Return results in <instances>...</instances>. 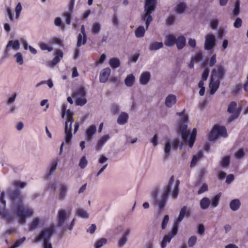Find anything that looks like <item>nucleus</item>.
<instances>
[{
	"label": "nucleus",
	"instance_id": "obj_1",
	"mask_svg": "<svg viewBox=\"0 0 248 248\" xmlns=\"http://www.w3.org/2000/svg\"><path fill=\"white\" fill-rule=\"evenodd\" d=\"M174 182V177L172 175L170 177L167 185L163 188L160 198H158L159 188L157 186L154 187L150 192L152 204L157 206L159 213L164 210L170 194L174 199H176L178 196L180 181L178 180L173 185Z\"/></svg>",
	"mask_w": 248,
	"mask_h": 248
},
{
	"label": "nucleus",
	"instance_id": "obj_2",
	"mask_svg": "<svg viewBox=\"0 0 248 248\" xmlns=\"http://www.w3.org/2000/svg\"><path fill=\"white\" fill-rule=\"evenodd\" d=\"M8 195L12 208L18 218L19 223L22 225L25 224L26 222V218L33 215V210L31 208L23 205V197L19 189L16 188L14 190L9 189Z\"/></svg>",
	"mask_w": 248,
	"mask_h": 248
},
{
	"label": "nucleus",
	"instance_id": "obj_3",
	"mask_svg": "<svg viewBox=\"0 0 248 248\" xmlns=\"http://www.w3.org/2000/svg\"><path fill=\"white\" fill-rule=\"evenodd\" d=\"M156 0H144V13L141 16V19L145 22L146 29L143 26H139L135 31V36L137 38L144 36L145 31L148 29L150 23L153 20L152 12L156 9Z\"/></svg>",
	"mask_w": 248,
	"mask_h": 248
},
{
	"label": "nucleus",
	"instance_id": "obj_4",
	"mask_svg": "<svg viewBox=\"0 0 248 248\" xmlns=\"http://www.w3.org/2000/svg\"><path fill=\"white\" fill-rule=\"evenodd\" d=\"M55 231L54 225L43 228L34 238V242H46L50 241Z\"/></svg>",
	"mask_w": 248,
	"mask_h": 248
},
{
	"label": "nucleus",
	"instance_id": "obj_5",
	"mask_svg": "<svg viewBox=\"0 0 248 248\" xmlns=\"http://www.w3.org/2000/svg\"><path fill=\"white\" fill-rule=\"evenodd\" d=\"M185 110L181 112H177V115L181 117L180 120L178 123L177 131L180 132L181 137L184 142H186L188 138V133L187 131L188 116L185 115Z\"/></svg>",
	"mask_w": 248,
	"mask_h": 248
},
{
	"label": "nucleus",
	"instance_id": "obj_6",
	"mask_svg": "<svg viewBox=\"0 0 248 248\" xmlns=\"http://www.w3.org/2000/svg\"><path fill=\"white\" fill-rule=\"evenodd\" d=\"M68 217L67 212L64 209H60L58 212L57 227L61 228L63 231L66 230L71 231L75 225L76 219L73 218L69 225H64L65 221Z\"/></svg>",
	"mask_w": 248,
	"mask_h": 248
},
{
	"label": "nucleus",
	"instance_id": "obj_7",
	"mask_svg": "<svg viewBox=\"0 0 248 248\" xmlns=\"http://www.w3.org/2000/svg\"><path fill=\"white\" fill-rule=\"evenodd\" d=\"M219 136L226 137L227 130L225 126L216 124L214 125L209 135V140L213 141L216 140Z\"/></svg>",
	"mask_w": 248,
	"mask_h": 248
},
{
	"label": "nucleus",
	"instance_id": "obj_8",
	"mask_svg": "<svg viewBox=\"0 0 248 248\" xmlns=\"http://www.w3.org/2000/svg\"><path fill=\"white\" fill-rule=\"evenodd\" d=\"M216 44L215 36L212 33H208L205 37L204 49L207 50H212Z\"/></svg>",
	"mask_w": 248,
	"mask_h": 248
},
{
	"label": "nucleus",
	"instance_id": "obj_9",
	"mask_svg": "<svg viewBox=\"0 0 248 248\" xmlns=\"http://www.w3.org/2000/svg\"><path fill=\"white\" fill-rule=\"evenodd\" d=\"M225 74V69L223 65H218L217 68H214L212 71L211 78L212 79L222 80Z\"/></svg>",
	"mask_w": 248,
	"mask_h": 248
},
{
	"label": "nucleus",
	"instance_id": "obj_10",
	"mask_svg": "<svg viewBox=\"0 0 248 248\" xmlns=\"http://www.w3.org/2000/svg\"><path fill=\"white\" fill-rule=\"evenodd\" d=\"M97 127L95 125H90L85 131V137L87 141L91 142L93 139L94 135L96 133Z\"/></svg>",
	"mask_w": 248,
	"mask_h": 248
},
{
	"label": "nucleus",
	"instance_id": "obj_11",
	"mask_svg": "<svg viewBox=\"0 0 248 248\" xmlns=\"http://www.w3.org/2000/svg\"><path fill=\"white\" fill-rule=\"evenodd\" d=\"M130 233V229H126L118 241L117 246L119 248H123L127 242L128 236Z\"/></svg>",
	"mask_w": 248,
	"mask_h": 248
},
{
	"label": "nucleus",
	"instance_id": "obj_12",
	"mask_svg": "<svg viewBox=\"0 0 248 248\" xmlns=\"http://www.w3.org/2000/svg\"><path fill=\"white\" fill-rule=\"evenodd\" d=\"M220 80L216 79H212L211 78L209 87L210 88V93L214 94L219 87Z\"/></svg>",
	"mask_w": 248,
	"mask_h": 248
},
{
	"label": "nucleus",
	"instance_id": "obj_13",
	"mask_svg": "<svg viewBox=\"0 0 248 248\" xmlns=\"http://www.w3.org/2000/svg\"><path fill=\"white\" fill-rule=\"evenodd\" d=\"M110 137L108 135H105L100 138L97 142L95 149L97 151H100L105 143L109 140Z\"/></svg>",
	"mask_w": 248,
	"mask_h": 248
},
{
	"label": "nucleus",
	"instance_id": "obj_14",
	"mask_svg": "<svg viewBox=\"0 0 248 248\" xmlns=\"http://www.w3.org/2000/svg\"><path fill=\"white\" fill-rule=\"evenodd\" d=\"M110 72L111 70L108 67L103 69L100 74V82L101 83H105L108 78Z\"/></svg>",
	"mask_w": 248,
	"mask_h": 248
},
{
	"label": "nucleus",
	"instance_id": "obj_15",
	"mask_svg": "<svg viewBox=\"0 0 248 248\" xmlns=\"http://www.w3.org/2000/svg\"><path fill=\"white\" fill-rule=\"evenodd\" d=\"M177 101L176 95L170 94H169L165 99V106L169 108H170L174 105Z\"/></svg>",
	"mask_w": 248,
	"mask_h": 248
},
{
	"label": "nucleus",
	"instance_id": "obj_16",
	"mask_svg": "<svg viewBox=\"0 0 248 248\" xmlns=\"http://www.w3.org/2000/svg\"><path fill=\"white\" fill-rule=\"evenodd\" d=\"M72 126L67 125V124H65L64 133H65V141L66 144H68L71 142L72 134L71 133Z\"/></svg>",
	"mask_w": 248,
	"mask_h": 248
},
{
	"label": "nucleus",
	"instance_id": "obj_17",
	"mask_svg": "<svg viewBox=\"0 0 248 248\" xmlns=\"http://www.w3.org/2000/svg\"><path fill=\"white\" fill-rule=\"evenodd\" d=\"M68 186L65 184H61L60 185L59 199L61 201L64 200L68 191Z\"/></svg>",
	"mask_w": 248,
	"mask_h": 248
},
{
	"label": "nucleus",
	"instance_id": "obj_18",
	"mask_svg": "<svg viewBox=\"0 0 248 248\" xmlns=\"http://www.w3.org/2000/svg\"><path fill=\"white\" fill-rule=\"evenodd\" d=\"M171 148V143L167 141L165 143L164 146V154L163 156V160L166 161L170 155V150Z\"/></svg>",
	"mask_w": 248,
	"mask_h": 248
},
{
	"label": "nucleus",
	"instance_id": "obj_19",
	"mask_svg": "<svg viewBox=\"0 0 248 248\" xmlns=\"http://www.w3.org/2000/svg\"><path fill=\"white\" fill-rule=\"evenodd\" d=\"M186 8V3L180 2L176 4L174 8V11L176 13L181 14L185 11Z\"/></svg>",
	"mask_w": 248,
	"mask_h": 248
},
{
	"label": "nucleus",
	"instance_id": "obj_20",
	"mask_svg": "<svg viewBox=\"0 0 248 248\" xmlns=\"http://www.w3.org/2000/svg\"><path fill=\"white\" fill-rule=\"evenodd\" d=\"M150 78V73L149 72H143L141 74L140 77V83L142 85H146L149 82Z\"/></svg>",
	"mask_w": 248,
	"mask_h": 248
},
{
	"label": "nucleus",
	"instance_id": "obj_21",
	"mask_svg": "<svg viewBox=\"0 0 248 248\" xmlns=\"http://www.w3.org/2000/svg\"><path fill=\"white\" fill-rule=\"evenodd\" d=\"M175 36L173 35L169 34L166 37L164 44L167 46H171L175 44Z\"/></svg>",
	"mask_w": 248,
	"mask_h": 248
},
{
	"label": "nucleus",
	"instance_id": "obj_22",
	"mask_svg": "<svg viewBox=\"0 0 248 248\" xmlns=\"http://www.w3.org/2000/svg\"><path fill=\"white\" fill-rule=\"evenodd\" d=\"M186 40L184 36H180L177 39H176L175 44L178 49H182L185 46Z\"/></svg>",
	"mask_w": 248,
	"mask_h": 248
},
{
	"label": "nucleus",
	"instance_id": "obj_23",
	"mask_svg": "<svg viewBox=\"0 0 248 248\" xmlns=\"http://www.w3.org/2000/svg\"><path fill=\"white\" fill-rule=\"evenodd\" d=\"M241 205V202L239 199H235L232 200L230 203V207L233 211H237L239 209Z\"/></svg>",
	"mask_w": 248,
	"mask_h": 248
},
{
	"label": "nucleus",
	"instance_id": "obj_24",
	"mask_svg": "<svg viewBox=\"0 0 248 248\" xmlns=\"http://www.w3.org/2000/svg\"><path fill=\"white\" fill-rule=\"evenodd\" d=\"M26 238L25 236L14 241L12 245L8 248H18L21 247L26 241Z\"/></svg>",
	"mask_w": 248,
	"mask_h": 248
},
{
	"label": "nucleus",
	"instance_id": "obj_25",
	"mask_svg": "<svg viewBox=\"0 0 248 248\" xmlns=\"http://www.w3.org/2000/svg\"><path fill=\"white\" fill-rule=\"evenodd\" d=\"M211 204L210 199L207 197H204L201 199L200 202V207L202 210L207 209Z\"/></svg>",
	"mask_w": 248,
	"mask_h": 248
},
{
	"label": "nucleus",
	"instance_id": "obj_26",
	"mask_svg": "<svg viewBox=\"0 0 248 248\" xmlns=\"http://www.w3.org/2000/svg\"><path fill=\"white\" fill-rule=\"evenodd\" d=\"M163 46V44L162 42H153L149 46V50L151 51H156L162 48Z\"/></svg>",
	"mask_w": 248,
	"mask_h": 248
},
{
	"label": "nucleus",
	"instance_id": "obj_27",
	"mask_svg": "<svg viewBox=\"0 0 248 248\" xmlns=\"http://www.w3.org/2000/svg\"><path fill=\"white\" fill-rule=\"evenodd\" d=\"M188 213L189 212L187 211V208L186 206L182 207L179 213V217L176 220L177 223H180L184 219L185 215Z\"/></svg>",
	"mask_w": 248,
	"mask_h": 248
},
{
	"label": "nucleus",
	"instance_id": "obj_28",
	"mask_svg": "<svg viewBox=\"0 0 248 248\" xmlns=\"http://www.w3.org/2000/svg\"><path fill=\"white\" fill-rule=\"evenodd\" d=\"M135 78L132 74H129L126 77L124 80V83L127 87H131L134 83Z\"/></svg>",
	"mask_w": 248,
	"mask_h": 248
},
{
	"label": "nucleus",
	"instance_id": "obj_29",
	"mask_svg": "<svg viewBox=\"0 0 248 248\" xmlns=\"http://www.w3.org/2000/svg\"><path fill=\"white\" fill-rule=\"evenodd\" d=\"M128 118V114L125 112H122L117 119V123L119 124H124L127 122Z\"/></svg>",
	"mask_w": 248,
	"mask_h": 248
},
{
	"label": "nucleus",
	"instance_id": "obj_30",
	"mask_svg": "<svg viewBox=\"0 0 248 248\" xmlns=\"http://www.w3.org/2000/svg\"><path fill=\"white\" fill-rule=\"evenodd\" d=\"M196 134H197V130L195 128H193L190 135L189 138L188 140V145L189 147L191 148L192 147L194 143L196 140Z\"/></svg>",
	"mask_w": 248,
	"mask_h": 248
},
{
	"label": "nucleus",
	"instance_id": "obj_31",
	"mask_svg": "<svg viewBox=\"0 0 248 248\" xmlns=\"http://www.w3.org/2000/svg\"><path fill=\"white\" fill-rule=\"evenodd\" d=\"M41 223V220L38 217H35L29 224V230L31 231L35 229Z\"/></svg>",
	"mask_w": 248,
	"mask_h": 248
},
{
	"label": "nucleus",
	"instance_id": "obj_32",
	"mask_svg": "<svg viewBox=\"0 0 248 248\" xmlns=\"http://www.w3.org/2000/svg\"><path fill=\"white\" fill-rule=\"evenodd\" d=\"M76 215L83 218H88L89 217V215L86 211L80 208L76 209Z\"/></svg>",
	"mask_w": 248,
	"mask_h": 248
},
{
	"label": "nucleus",
	"instance_id": "obj_33",
	"mask_svg": "<svg viewBox=\"0 0 248 248\" xmlns=\"http://www.w3.org/2000/svg\"><path fill=\"white\" fill-rule=\"evenodd\" d=\"M11 46L13 49L18 50L20 48V43L18 40H15L14 42L13 40H10L7 44L6 47L8 48Z\"/></svg>",
	"mask_w": 248,
	"mask_h": 248
},
{
	"label": "nucleus",
	"instance_id": "obj_34",
	"mask_svg": "<svg viewBox=\"0 0 248 248\" xmlns=\"http://www.w3.org/2000/svg\"><path fill=\"white\" fill-rule=\"evenodd\" d=\"M109 64L113 69L118 68L121 64L120 60L116 58H113L109 60Z\"/></svg>",
	"mask_w": 248,
	"mask_h": 248
},
{
	"label": "nucleus",
	"instance_id": "obj_35",
	"mask_svg": "<svg viewBox=\"0 0 248 248\" xmlns=\"http://www.w3.org/2000/svg\"><path fill=\"white\" fill-rule=\"evenodd\" d=\"M65 113L66 114L65 124L67 123V125H71L72 126V124L74 121L73 118V114L70 109H67L66 111L65 110Z\"/></svg>",
	"mask_w": 248,
	"mask_h": 248
},
{
	"label": "nucleus",
	"instance_id": "obj_36",
	"mask_svg": "<svg viewBox=\"0 0 248 248\" xmlns=\"http://www.w3.org/2000/svg\"><path fill=\"white\" fill-rule=\"evenodd\" d=\"M221 196V193H218V194H217L216 195L213 197L212 199V202H211V207L212 208H214L218 206Z\"/></svg>",
	"mask_w": 248,
	"mask_h": 248
},
{
	"label": "nucleus",
	"instance_id": "obj_37",
	"mask_svg": "<svg viewBox=\"0 0 248 248\" xmlns=\"http://www.w3.org/2000/svg\"><path fill=\"white\" fill-rule=\"evenodd\" d=\"M240 2L239 0H236L234 3V8L232 11V15L234 16H237L240 14Z\"/></svg>",
	"mask_w": 248,
	"mask_h": 248
},
{
	"label": "nucleus",
	"instance_id": "obj_38",
	"mask_svg": "<svg viewBox=\"0 0 248 248\" xmlns=\"http://www.w3.org/2000/svg\"><path fill=\"white\" fill-rule=\"evenodd\" d=\"M63 57V53L61 50H58L56 52V55L53 58L52 61H51V63L52 65H55L57 64L60 61V59L62 58Z\"/></svg>",
	"mask_w": 248,
	"mask_h": 248
},
{
	"label": "nucleus",
	"instance_id": "obj_39",
	"mask_svg": "<svg viewBox=\"0 0 248 248\" xmlns=\"http://www.w3.org/2000/svg\"><path fill=\"white\" fill-rule=\"evenodd\" d=\"M74 93V96L76 97H85L86 92L84 88L80 87Z\"/></svg>",
	"mask_w": 248,
	"mask_h": 248
},
{
	"label": "nucleus",
	"instance_id": "obj_40",
	"mask_svg": "<svg viewBox=\"0 0 248 248\" xmlns=\"http://www.w3.org/2000/svg\"><path fill=\"white\" fill-rule=\"evenodd\" d=\"M107 240L106 238H102L97 240L94 245V248H101L103 245L106 244Z\"/></svg>",
	"mask_w": 248,
	"mask_h": 248
},
{
	"label": "nucleus",
	"instance_id": "obj_41",
	"mask_svg": "<svg viewBox=\"0 0 248 248\" xmlns=\"http://www.w3.org/2000/svg\"><path fill=\"white\" fill-rule=\"evenodd\" d=\"M72 12H65L63 13V17L65 21V23L67 25H70L71 22V20L72 18Z\"/></svg>",
	"mask_w": 248,
	"mask_h": 248
},
{
	"label": "nucleus",
	"instance_id": "obj_42",
	"mask_svg": "<svg viewBox=\"0 0 248 248\" xmlns=\"http://www.w3.org/2000/svg\"><path fill=\"white\" fill-rule=\"evenodd\" d=\"M172 238V237L170 235H165L161 243V248H165L166 247L167 244L170 242Z\"/></svg>",
	"mask_w": 248,
	"mask_h": 248
},
{
	"label": "nucleus",
	"instance_id": "obj_43",
	"mask_svg": "<svg viewBox=\"0 0 248 248\" xmlns=\"http://www.w3.org/2000/svg\"><path fill=\"white\" fill-rule=\"evenodd\" d=\"M101 30V25L98 22H96L93 24L92 29V33L93 34H97L99 33Z\"/></svg>",
	"mask_w": 248,
	"mask_h": 248
},
{
	"label": "nucleus",
	"instance_id": "obj_44",
	"mask_svg": "<svg viewBox=\"0 0 248 248\" xmlns=\"http://www.w3.org/2000/svg\"><path fill=\"white\" fill-rule=\"evenodd\" d=\"M241 108H238L234 112V114L233 115H232V116H231L229 119H228V122L229 123H231L233 121H234L235 119H236V118H237L238 117V116H239L240 115V113L241 112Z\"/></svg>",
	"mask_w": 248,
	"mask_h": 248
},
{
	"label": "nucleus",
	"instance_id": "obj_45",
	"mask_svg": "<svg viewBox=\"0 0 248 248\" xmlns=\"http://www.w3.org/2000/svg\"><path fill=\"white\" fill-rule=\"evenodd\" d=\"M237 104L234 101H232L230 103L228 106L227 111L230 113H234L235 110L236 108Z\"/></svg>",
	"mask_w": 248,
	"mask_h": 248
},
{
	"label": "nucleus",
	"instance_id": "obj_46",
	"mask_svg": "<svg viewBox=\"0 0 248 248\" xmlns=\"http://www.w3.org/2000/svg\"><path fill=\"white\" fill-rule=\"evenodd\" d=\"M202 153L199 152L197 155H194L190 163V166L191 167L194 166L197 160L200 159L202 156Z\"/></svg>",
	"mask_w": 248,
	"mask_h": 248
},
{
	"label": "nucleus",
	"instance_id": "obj_47",
	"mask_svg": "<svg viewBox=\"0 0 248 248\" xmlns=\"http://www.w3.org/2000/svg\"><path fill=\"white\" fill-rule=\"evenodd\" d=\"M22 10V6L20 2H18L15 8L16 19H18L20 16V14Z\"/></svg>",
	"mask_w": 248,
	"mask_h": 248
},
{
	"label": "nucleus",
	"instance_id": "obj_48",
	"mask_svg": "<svg viewBox=\"0 0 248 248\" xmlns=\"http://www.w3.org/2000/svg\"><path fill=\"white\" fill-rule=\"evenodd\" d=\"M39 46L42 50H47L48 52H50L53 50V48L51 45H48L45 43H41L39 44Z\"/></svg>",
	"mask_w": 248,
	"mask_h": 248
},
{
	"label": "nucleus",
	"instance_id": "obj_49",
	"mask_svg": "<svg viewBox=\"0 0 248 248\" xmlns=\"http://www.w3.org/2000/svg\"><path fill=\"white\" fill-rule=\"evenodd\" d=\"M87 99L85 97H77L76 101L77 106H83L87 103Z\"/></svg>",
	"mask_w": 248,
	"mask_h": 248
},
{
	"label": "nucleus",
	"instance_id": "obj_50",
	"mask_svg": "<svg viewBox=\"0 0 248 248\" xmlns=\"http://www.w3.org/2000/svg\"><path fill=\"white\" fill-rule=\"evenodd\" d=\"M58 165L57 160H53L50 164V168L49 170V174L51 175L56 170Z\"/></svg>",
	"mask_w": 248,
	"mask_h": 248
},
{
	"label": "nucleus",
	"instance_id": "obj_51",
	"mask_svg": "<svg viewBox=\"0 0 248 248\" xmlns=\"http://www.w3.org/2000/svg\"><path fill=\"white\" fill-rule=\"evenodd\" d=\"M230 158L229 156H226L223 157L222 160L220 161V165L223 167H227L230 164Z\"/></svg>",
	"mask_w": 248,
	"mask_h": 248
},
{
	"label": "nucleus",
	"instance_id": "obj_52",
	"mask_svg": "<svg viewBox=\"0 0 248 248\" xmlns=\"http://www.w3.org/2000/svg\"><path fill=\"white\" fill-rule=\"evenodd\" d=\"M219 21L217 18H213L210 20V25L212 29H216L218 25Z\"/></svg>",
	"mask_w": 248,
	"mask_h": 248
},
{
	"label": "nucleus",
	"instance_id": "obj_53",
	"mask_svg": "<svg viewBox=\"0 0 248 248\" xmlns=\"http://www.w3.org/2000/svg\"><path fill=\"white\" fill-rule=\"evenodd\" d=\"M14 57L16 58V62L19 64L21 65L23 63L24 61L22 54L20 52L16 53Z\"/></svg>",
	"mask_w": 248,
	"mask_h": 248
},
{
	"label": "nucleus",
	"instance_id": "obj_54",
	"mask_svg": "<svg viewBox=\"0 0 248 248\" xmlns=\"http://www.w3.org/2000/svg\"><path fill=\"white\" fill-rule=\"evenodd\" d=\"M87 160L86 158V157L85 156H83L81 157V158L80 160L79 163V167L82 169H83L86 168V167L87 165Z\"/></svg>",
	"mask_w": 248,
	"mask_h": 248
},
{
	"label": "nucleus",
	"instance_id": "obj_55",
	"mask_svg": "<svg viewBox=\"0 0 248 248\" xmlns=\"http://www.w3.org/2000/svg\"><path fill=\"white\" fill-rule=\"evenodd\" d=\"M179 144V140L178 139H175L172 142L171 147H172L173 149H175L179 146L180 149H182L183 146V142H181L180 145Z\"/></svg>",
	"mask_w": 248,
	"mask_h": 248
},
{
	"label": "nucleus",
	"instance_id": "obj_56",
	"mask_svg": "<svg viewBox=\"0 0 248 248\" xmlns=\"http://www.w3.org/2000/svg\"><path fill=\"white\" fill-rule=\"evenodd\" d=\"M197 237L195 235L191 236L188 240V245L189 247L194 246L197 242Z\"/></svg>",
	"mask_w": 248,
	"mask_h": 248
},
{
	"label": "nucleus",
	"instance_id": "obj_57",
	"mask_svg": "<svg viewBox=\"0 0 248 248\" xmlns=\"http://www.w3.org/2000/svg\"><path fill=\"white\" fill-rule=\"evenodd\" d=\"M180 223H177V221H175L174 225L172 229V230L171 231V235L170 236L173 238L174 236L177 233L178 229V226L179 224Z\"/></svg>",
	"mask_w": 248,
	"mask_h": 248
},
{
	"label": "nucleus",
	"instance_id": "obj_58",
	"mask_svg": "<svg viewBox=\"0 0 248 248\" xmlns=\"http://www.w3.org/2000/svg\"><path fill=\"white\" fill-rule=\"evenodd\" d=\"M81 33L83 36L82 44L85 45L87 42V36H86L85 27H84V25H82L81 27Z\"/></svg>",
	"mask_w": 248,
	"mask_h": 248
},
{
	"label": "nucleus",
	"instance_id": "obj_59",
	"mask_svg": "<svg viewBox=\"0 0 248 248\" xmlns=\"http://www.w3.org/2000/svg\"><path fill=\"white\" fill-rule=\"evenodd\" d=\"M54 24L55 26L62 29L64 27V25L62 23V19L60 17H58L55 19Z\"/></svg>",
	"mask_w": 248,
	"mask_h": 248
},
{
	"label": "nucleus",
	"instance_id": "obj_60",
	"mask_svg": "<svg viewBox=\"0 0 248 248\" xmlns=\"http://www.w3.org/2000/svg\"><path fill=\"white\" fill-rule=\"evenodd\" d=\"M13 185L16 188L19 187L22 188L26 186V184L19 181H15L13 183Z\"/></svg>",
	"mask_w": 248,
	"mask_h": 248
},
{
	"label": "nucleus",
	"instance_id": "obj_61",
	"mask_svg": "<svg viewBox=\"0 0 248 248\" xmlns=\"http://www.w3.org/2000/svg\"><path fill=\"white\" fill-rule=\"evenodd\" d=\"M208 190V186L206 184H203L198 191V194L200 195Z\"/></svg>",
	"mask_w": 248,
	"mask_h": 248
},
{
	"label": "nucleus",
	"instance_id": "obj_62",
	"mask_svg": "<svg viewBox=\"0 0 248 248\" xmlns=\"http://www.w3.org/2000/svg\"><path fill=\"white\" fill-rule=\"evenodd\" d=\"M169 217L168 215H165L163 218V219L162 220V224H161V228L162 229H164L168 222H169Z\"/></svg>",
	"mask_w": 248,
	"mask_h": 248
},
{
	"label": "nucleus",
	"instance_id": "obj_63",
	"mask_svg": "<svg viewBox=\"0 0 248 248\" xmlns=\"http://www.w3.org/2000/svg\"><path fill=\"white\" fill-rule=\"evenodd\" d=\"M242 23V20L240 17H237L233 23V26L235 28H239Z\"/></svg>",
	"mask_w": 248,
	"mask_h": 248
},
{
	"label": "nucleus",
	"instance_id": "obj_64",
	"mask_svg": "<svg viewBox=\"0 0 248 248\" xmlns=\"http://www.w3.org/2000/svg\"><path fill=\"white\" fill-rule=\"evenodd\" d=\"M244 155L243 149H240L235 154V157L237 159H240L244 156Z\"/></svg>",
	"mask_w": 248,
	"mask_h": 248
}]
</instances>
